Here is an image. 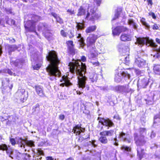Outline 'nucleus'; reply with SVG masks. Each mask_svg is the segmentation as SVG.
<instances>
[{
	"mask_svg": "<svg viewBox=\"0 0 160 160\" xmlns=\"http://www.w3.org/2000/svg\"><path fill=\"white\" fill-rule=\"evenodd\" d=\"M86 61V57L84 56H82L81 57V60L79 62L75 61L74 62H70L68 65L70 71L72 73H76L78 79V87L82 89L86 86L87 78L85 75L86 72V66L81 61L85 62Z\"/></svg>",
	"mask_w": 160,
	"mask_h": 160,
	"instance_id": "1",
	"label": "nucleus"
},
{
	"mask_svg": "<svg viewBox=\"0 0 160 160\" xmlns=\"http://www.w3.org/2000/svg\"><path fill=\"white\" fill-rule=\"evenodd\" d=\"M46 58L50 63L46 68L49 76L48 78L53 81L56 79V77H61V73L58 67L60 62L56 52L54 51L50 52Z\"/></svg>",
	"mask_w": 160,
	"mask_h": 160,
	"instance_id": "2",
	"label": "nucleus"
},
{
	"mask_svg": "<svg viewBox=\"0 0 160 160\" xmlns=\"http://www.w3.org/2000/svg\"><path fill=\"white\" fill-rule=\"evenodd\" d=\"M139 132L140 135L137 133L134 134V139L137 145H143L146 142L144 138L146 133V129L145 128H140Z\"/></svg>",
	"mask_w": 160,
	"mask_h": 160,
	"instance_id": "3",
	"label": "nucleus"
},
{
	"mask_svg": "<svg viewBox=\"0 0 160 160\" xmlns=\"http://www.w3.org/2000/svg\"><path fill=\"white\" fill-rule=\"evenodd\" d=\"M32 19L29 20L25 23L24 27L27 31L30 32H34L38 35L37 32H36L35 28V22L38 21L39 17L38 16L34 15L32 16Z\"/></svg>",
	"mask_w": 160,
	"mask_h": 160,
	"instance_id": "4",
	"label": "nucleus"
},
{
	"mask_svg": "<svg viewBox=\"0 0 160 160\" xmlns=\"http://www.w3.org/2000/svg\"><path fill=\"white\" fill-rule=\"evenodd\" d=\"M143 55V52L140 51L137 52L135 57V65L141 68H144L147 66L146 61L141 58V57Z\"/></svg>",
	"mask_w": 160,
	"mask_h": 160,
	"instance_id": "5",
	"label": "nucleus"
},
{
	"mask_svg": "<svg viewBox=\"0 0 160 160\" xmlns=\"http://www.w3.org/2000/svg\"><path fill=\"white\" fill-rule=\"evenodd\" d=\"M96 8H89L87 11V13L85 19L92 21L98 18L100 15L96 13Z\"/></svg>",
	"mask_w": 160,
	"mask_h": 160,
	"instance_id": "6",
	"label": "nucleus"
},
{
	"mask_svg": "<svg viewBox=\"0 0 160 160\" xmlns=\"http://www.w3.org/2000/svg\"><path fill=\"white\" fill-rule=\"evenodd\" d=\"M130 77V75L127 71L125 72L121 70L120 71L118 70V72H116L114 79L116 82H119L121 81L123 78H125L126 79H129Z\"/></svg>",
	"mask_w": 160,
	"mask_h": 160,
	"instance_id": "7",
	"label": "nucleus"
},
{
	"mask_svg": "<svg viewBox=\"0 0 160 160\" xmlns=\"http://www.w3.org/2000/svg\"><path fill=\"white\" fill-rule=\"evenodd\" d=\"M98 37L97 35L91 34L87 38V46L88 49H94L95 43Z\"/></svg>",
	"mask_w": 160,
	"mask_h": 160,
	"instance_id": "8",
	"label": "nucleus"
},
{
	"mask_svg": "<svg viewBox=\"0 0 160 160\" xmlns=\"http://www.w3.org/2000/svg\"><path fill=\"white\" fill-rule=\"evenodd\" d=\"M152 41L149 40V38L139 37L137 38L136 42L135 43L136 44H138L140 47H142L145 44L146 45H148V44H149Z\"/></svg>",
	"mask_w": 160,
	"mask_h": 160,
	"instance_id": "9",
	"label": "nucleus"
},
{
	"mask_svg": "<svg viewBox=\"0 0 160 160\" xmlns=\"http://www.w3.org/2000/svg\"><path fill=\"white\" fill-rule=\"evenodd\" d=\"M11 64L12 65L18 68H21L25 63V60L23 59H18L15 61L11 60Z\"/></svg>",
	"mask_w": 160,
	"mask_h": 160,
	"instance_id": "10",
	"label": "nucleus"
},
{
	"mask_svg": "<svg viewBox=\"0 0 160 160\" xmlns=\"http://www.w3.org/2000/svg\"><path fill=\"white\" fill-rule=\"evenodd\" d=\"M98 120H99V122L104 125L107 127L108 129L109 128V127H112L114 125V123L111 120L109 119H105L103 118H98Z\"/></svg>",
	"mask_w": 160,
	"mask_h": 160,
	"instance_id": "11",
	"label": "nucleus"
},
{
	"mask_svg": "<svg viewBox=\"0 0 160 160\" xmlns=\"http://www.w3.org/2000/svg\"><path fill=\"white\" fill-rule=\"evenodd\" d=\"M10 141L12 145H14L17 143L18 144V146L21 148L22 147L23 143H25L23 139L19 137H16L15 139L13 138H10Z\"/></svg>",
	"mask_w": 160,
	"mask_h": 160,
	"instance_id": "12",
	"label": "nucleus"
},
{
	"mask_svg": "<svg viewBox=\"0 0 160 160\" xmlns=\"http://www.w3.org/2000/svg\"><path fill=\"white\" fill-rule=\"evenodd\" d=\"M149 82V80L147 78H143L142 79L139 78L137 83L138 88H146Z\"/></svg>",
	"mask_w": 160,
	"mask_h": 160,
	"instance_id": "13",
	"label": "nucleus"
},
{
	"mask_svg": "<svg viewBox=\"0 0 160 160\" xmlns=\"http://www.w3.org/2000/svg\"><path fill=\"white\" fill-rule=\"evenodd\" d=\"M119 52L123 55H128L129 49L128 46H125L122 44H119L118 46Z\"/></svg>",
	"mask_w": 160,
	"mask_h": 160,
	"instance_id": "14",
	"label": "nucleus"
},
{
	"mask_svg": "<svg viewBox=\"0 0 160 160\" xmlns=\"http://www.w3.org/2000/svg\"><path fill=\"white\" fill-rule=\"evenodd\" d=\"M85 130V129L82 128L81 124H77L73 127L72 132L76 135H82V133H83Z\"/></svg>",
	"mask_w": 160,
	"mask_h": 160,
	"instance_id": "15",
	"label": "nucleus"
},
{
	"mask_svg": "<svg viewBox=\"0 0 160 160\" xmlns=\"http://www.w3.org/2000/svg\"><path fill=\"white\" fill-rule=\"evenodd\" d=\"M60 82L62 83L60 84V85L62 87L64 86L68 87L72 85V83L70 82L68 78L65 75L62 77Z\"/></svg>",
	"mask_w": 160,
	"mask_h": 160,
	"instance_id": "16",
	"label": "nucleus"
},
{
	"mask_svg": "<svg viewBox=\"0 0 160 160\" xmlns=\"http://www.w3.org/2000/svg\"><path fill=\"white\" fill-rule=\"evenodd\" d=\"M23 141L25 143H23L21 148L23 149H24L25 151L27 150L26 148L27 147H35L34 142V141L32 140H25L24 139H23Z\"/></svg>",
	"mask_w": 160,
	"mask_h": 160,
	"instance_id": "17",
	"label": "nucleus"
},
{
	"mask_svg": "<svg viewBox=\"0 0 160 160\" xmlns=\"http://www.w3.org/2000/svg\"><path fill=\"white\" fill-rule=\"evenodd\" d=\"M35 91L37 94L40 97H43L45 95L44 93L43 88L39 85H36L35 86Z\"/></svg>",
	"mask_w": 160,
	"mask_h": 160,
	"instance_id": "18",
	"label": "nucleus"
},
{
	"mask_svg": "<svg viewBox=\"0 0 160 160\" xmlns=\"http://www.w3.org/2000/svg\"><path fill=\"white\" fill-rule=\"evenodd\" d=\"M128 86H118L115 87V90L119 92H128Z\"/></svg>",
	"mask_w": 160,
	"mask_h": 160,
	"instance_id": "19",
	"label": "nucleus"
},
{
	"mask_svg": "<svg viewBox=\"0 0 160 160\" xmlns=\"http://www.w3.org/2000/svg\"><path fill=\"white\" fill-rule=\"evenodd\" d=\"M76 37L80 46L82 48H83L85 45L83 38L81 34L80 33L77 34Z\"/></svg>",
	"mask_w": 160,
	"mask_h": 160,
	"instance_id": "20",
	"label": "nucleus"
},
{
	"mask_svg": "<svg viewBox=\"0 0 160 160\" xmlns=\"http://www.w3.org/2000/svg\"><path fill=\"white\" fill-rule=\"evenodd\" d=\"M128 135L123 132H121L120 133L118 138H120L122 140L129 143L131 142L130 139L128 138Z\"/></svg>",
	"mask_w": 160,
	"mask_h": 160,
	"instance_id": "21",
	"label": "nucleus"
},
{
	"mask_svg": "<svg viewBox=\"0 0 160 160\" xmlns=\"http://www.w3.org/2000/svg\"><path fill=\"white\" fill-rule=\"evenodd\" d=\"M138 146H139L137 148V155L138 156L140 159L141 160L144 157L145 153L144 152V149L140 147L141 146H142V145Z\"/></svg>",
	"mask_w": 160,
	"mask_h": 160,
	"instance_id": "22",
	"label": "nucleus"
},
{
	"mask_svg": "<svg viewBox=\"0 0 160 160\" xmlns=\"http://www.w3.org/2000/svg\"><path fill=\"white\" fill-rule=\"evenodd\" d=\"M131 36L130 34L123 33L120 37V39L121 41L126 42L129 41L131 40Z\"/></svg>",
	"mask_w": 160,
	"mask_h": 160,
	"instance_id": "23",
	"label": "nucleus"
},
{
	"mask_svg": "<svg viewBox=\"0 0 160 160\" xmlns=\"http://www.w3.org/2000/svg\"><path fill=\"white\" fill-rule=\"evenodd\" d=\"M93 50L91 48L88 49L90 51V53L88 55V57L90 59H93L95 58L97 55V53L96 48Z\"/></svg>",
	"mask_w": 160,
	"mask_h": 160,
	"instance_id": "24",
	"label": "nucleus"
},
{
	"mask_svg": "<svg viewBox=\"0 0 160 160\" xmlns=\"http://www.w3.org/2000/svg\"><path fill=\"white\" fill-rule=\"evenodd\" d=\"M38 29L45 32L49 30L48 26L46 23H40L38 26Z\"/></svg>",
	"mask_w": 160,
	"mask_h": 160,
	"instance_id": "25",
	"label": "nucleus"
},
{
	"mask_svg": "<svg viewBox=\"0 0 160 160\" xmlns=\"http://www.w3.org/2000/svg\"><path fill=\"white\" fill-rule=\"evenodd\" d=\"M114 133V130H111L108 131H105L100 133V135L101 136H112Z\"/></svg>",
	"mask_w": 160,
	"mask_h": 160,
	"instance_id": "26",
	"label": "nucleus"
},
{
	"mask_svg": "<svg viewBox=\"0 0 160 160\" xmlns=\"http://www.w3.org/2000/svg\"><path fill=\"white\" fill-rule=\"evenodd\" d=\"M11 149L10 146H8L6 144H2L0 145V150L3 151H6L7 153H10Z\"/></svg>",
	"mask_w": 160,
	"mask_h": 160,
	"instance_id": "27",
	"label": "nucleus"
},
{
	"mask_svg": "<svg viewBox=\"0 0 160 160\" xmlns=\"http://www.w3.org/2000/svg\"><path fill=\"white\" fill-rule=\"evenodd\" d=\"M152 45L153 47L154 48L155 50L156 51L157 54L156 55H154L153 57L154 58L156 57L157 58H160V47L158 49H157L158 45H156L155 43H153L152 44Z\"/></svg>",
	"mask_w": 160,
	"mask_h": 160,
	"instance_id": "28",
	"label": "nucleus"
},
{
	"mask_svg": "<svg viewBox=\"0 0 160 160\" xmlns=\"http://www.w3.org/2000/svg\"><path fill=\"white\" fill-rule=\"evenodd\" d=\"M31 60L33 63L38 62V54L37 53H34V54L32 53L31 55Z\"/></svg>",
	"mask_w": 160,
	"mask_h": 160,
	"instance_id": "29",
	"label": "nucleus"
},
{
	"mask_svg": "<svg viewBox=\"0 0 160 160\" xmlns=\"http://www.w3.org/2000/svg\"><path fill=\"white\" fill-rule=\"evenodd\" d=\"M7 48L9 53L18 49L17 47L15 45H8L7 47Z\"/></svg>",
	"mask_w": 160,
	"mask_h": 160,
	"instance_id": "30",
	"label": "nucleus"
},
{
	"mask_svg": "<svg viewBox=\"0 0 160 160\" xmlns=\"http://www.w3.org/2000/svg\"><path fill=\"white\" fill-rule=\"evenodd\" d=\"M112 34L114 36H118L121 33L120 30L119 26L116 27L114 29H113V28L112 27Z\"/></svg>",
	"mask_w": 160,
	"mask_h": 160,
	"instance_id": "31",
	"label": "nucleus"
},
{
	"mask_svg": "<svg viewBox=\"0 0 160 160\" xmlns=\"http://www.w3.org/2000/svg\"><path fill=\"white\" fill-rule=\"evenodd\" d=\"M32 113L35 114L38 113L40 111L39 105L38 104H37L33 106L32 109Z\"/></svg>",
	"mask_w": 160,
	"mask_h": 160,
	"instance_id": "32",
	"label": "nucleus"
},
{
	"mask_svg": "<svg viewBox=\"0 0 160 160\" xmlns=\"http://www.w3.org/2000/svg\"><path fill=\"white\" fill-rule=\"evenodd\" d=\"M10 153H7V154L9 156V157L12 159H16L17 152L16 151H13L12 149H10Z\"/></svg>",
	"mask_w": 160,
	"mask_h": 160,
	"instance_id": "33",
	"label": "nucleus"
},
{
	"mask_svg": "<svg viewBox=\"0 0 160 160\" xmlns=\"http://www.w3.org/2000/svg\"><path fill=\"white\" fill-rule=\"evenodd\" d=\"M89 78L92 82H96L97 80V75L94 73H91L89 77Z\"/></svg>",
	"mask_w": 160,
	"mask_h": 160,
	"instance_id": "34",
	"label": "nucleus"
},
{
	"mask_svg": "<svg viewBox=\"0 0 160 160\" xmlns=\"http://www.w3.org/2000/svg\"><path fill=\"white\" fill-rule=\"evenodd\" d=\"M99 141L103 144H106L108 142V139L105 136H101L99 138Z\"/></svg>",
	"mask_w": 160,
	"mask_h": 160,
	"instance_id": "35",
	"label": "nucleus"
},
{
	"mask_svg": "<svg viewBox=\"0 0 160 160\" xmlns=\"http://www.w3.org/2000/svg\"><path fill=\"white\" fill-rule=\"evenodd\" d=\"M154 72L156 74L160 75V65H155L153 67Z\"/></svg>",
	"mask_w": 160,
	"mask_h": 160,
	"instance_id": "36",
	"label": "nucleus"
},
{
	"mask_svg": "<svg viewBox=\"0 0 160 160\" xmlns=\"http://www.w3.org/2000/svg\"><path fill=\"white\" fill-rule=\"evenodd\" d=\"M97 28V27L95 26H92L88 27L86 30V32L87 33L91 32L94 31Z\"/></svg>",
	"mask_w": 160,
	"mask_h": 160,
	"instance_id": "37",
	"label": "nucleus"
},
{
	"mask_svg": "<svg viewBox=\"0 0 160 160\" xmlns=\"http://www.w3.org/2000/svg\"><path fill=\"white\" fill-rule=\"evenodd\" d=\"M142 24L148 30L150 28V26L146 22L145 19L142 18L140 20Z\"/></svg>",
	"mask_w": 160,
	"mask_h": 160,
	"instance_id": "38",
	"label": "nucleus"
},
{
	"mask_svg": "<svg viewBox=\"0 0 160 160\" xmlns=\"http://www.w3.org/2000/svg\"><path fill=\"white\" fill-rule=\"evenodd\" d=\"M95 140H93L92 141H89V142L85 143L84 145L85 146H91L92 147H96L97 146V145L95 144Z\"/></svg>",
	"mask_w": 160,
	"mask_h": 160,
	"instance_id": "39",
	"label": "nucleus"
},
{
	"mask_svg": "<svg viewBox=\"0 0 160 160\" xmlns=\"http://www.w3.org/2000/svg\"><path fill=\"white\" fill-rule=\"evenodd\" d=\"M6 19H7L6 20V23L10 25L16 26L15 21L13 19H9L7 17Z\"/></svg>",
	"mask_w": 160,
	"mask_h": 160,
	"instance_id": "40",
	"label": "nucleus"
},
{
	"mask_svg": "<svg viewBox=\"0 0 160 160\" xmlns=\"http://www.w3.org/2000/svg\"><path fill=\"white\" fill-rule=\"evenodd\" d=\"M76 23L77 25L76 27L78 30H83L84 28L85 27L83 23L77 22Z\"/></svg>",
	"mask_w": 160,
	"mask_h": 160,
	"instance_id": "41",
	"label": "nucleus"
},
{
	"mask_svg": "<svg viewBox=\"0 0 160 160\" xmlns=\"http://www.w3.org/2000/svg\"><path fill=\"white\" fill-rule=\"evenodd\" d=\"M128 23L129 25L132 26L134 29H136L137 28V25L133 19H129L128 21Z\"/></svg>",
	"mask_w": 160,
	"mask_h": 160,
	"instance_id": "42",
	"label": "nucleus"
},
{
	"mask_svg": "<svg viewBox=\"0 0 160 160\" xmlns=\"http://www.w3.org/2000/svg\"><path fill=\"white\" fill-rule=\"evenodd\" d=\"M26 92L25 90L24 89H21L18 90L16 93V95L18 96V98L20 97L24 94H25Z\"/></svg>",
	"mask_w": 160,
	"mask_h": 160,
	"instance_id": "43",
	"label": "nucleus"
},
{
	"mask_svg": "<svg viewBox=\"0 0 160 160\" xmlns=\"http://www.w3.org/2000/svg\"><path fill=\"white\" fill-rule=\"evenodd\" d=\"M28 97V93L27 92H26L25 94L22 95V96L18 98L21 102H24V101L26 100Z\"/></svg>",
	"mask_w": 160,
	"mask_h": 160,
	"instance_id": "44",
	"label": "nucleus"
},
{
	"mask_svg": "<svg viewBox=\"0 0 160 160\" xmlns=\"http://www.w3.org/2000/svg\"><path fill=\"white\" fill-rule=\"evenodd\" d=\"M86 12L85 10L82 7H81L78 10V16H81L84 15Z\"/></svg>",
	"mask_w": 160,
	"mask_h": 160,
	"instance_id": "45",
	"label": "nucleus"
},
{
	"mask_svg": "<svg viewBox=\"0 0 160 160\" xmlns=\"http://www.w3.org/2000/svg\"><path fill=\"white\" fill-rule=\"evenodd\" d=\"M31 156L27 153H22V160H30Z\"/></svg>",
	"mask_w": 160,
	"mask_h": 160,
	"instance_id": "46",
	"label": "nucleus"
},
{
	"mask_svg": "<svg viewBox=\"0 0 160 160\" xmlns=\"http://www.w3.org/2000/svg\"><path fill=\"white\" fill-rule=\"evenodd\" d=\"M153 127L157 129H160V121H154Z\"/></svg>",
	"mask_w": 160,
	"mask_h": 160,
	"instance_id": "47",
	"label": "nucleus"
},
{
	"mask_svg": "<svg viewBox=\"0 0 160 160\" xmlns=\"http://www.w3.org/2000/svg\"><path fill=\"white\" fill-rule=\"evenodd\" d=\"M121 149L124 151H126L129 152L131 151V148L125 145L122 146L121 147Z\"/></svg>",
	"mask_w": 160,
	"mask_h": 160,
	"instance_id": "48",
	"label": "nucleus"
},
{
	"mask_svg": "<svg viewBox=\"0 0 160 160\" xmlns=\"http://www.w3.org/2000/svg\"><path fill=\"white\" fill-rule=\"evenodd\" d=\"M111 141H112V143H113L114 145L116 146L118 145V141L117 139L116 136L115 138H111Z\"/></svg>",
	"mask_w": 160,
	"mask_h": 160,
	"instance_id": "49",
	"label": "nucleus"
},
{
	"mask_svg": "<svg viewBox=\"0 0 160 160\" xmlns=\"http://www.w3.org/2000/svg\"><path fill=\"white\" fill-rule=\"evenodd\" d=\"M68 49L71 54H75V50L73 46L68 47Z\"/></svg>",
	"mask_w": 160,
	"mask_h": 160,
	"instance_id": "50",
	"label": "nucleus"
},
{
	"mask_svg": "<svg viewBox=\"0 0 160 160\" xmlns=\"http://www.w3.org/2000/svg\"><path fill=\"white\" fill-rule=\"evenodd\" d=\"M121 32H125L129 30V29L123 26H119Z\"/></svg>",
	"mask_w": 160,
	"mask_h": 160,
	"instance_id": "51",
	"label": "nucleus"
},
{
	"mask_svg": "<svg viewBox=\"0 0 160 160\" xmlns=\"http://www.w3.org/2000/svg\"><path fill=\"white\" fill-rule=\"evenodd\" d=\"M8 73L10 75H13L14 76L16 75V74L15 73H13L10 69H6V73Z\"/></svg>",
	"mask_w": 160,
	"mask_h": 160,
	"instance_id": "52",
	"label": "nucleus"
},
{
	"mask_svg": "<svg viewBox=\"0 0 160 160\" xmlns=\"http://www.w3.org/2000/svg\"><path fill=\"white\" fill-rule=\"evenodd\" d=\"M120 10H119V11L118 10H117V11L116 12L115 14V17L112 19V20H114L118 17L119 16V15L120 14Z\"/></svg>",
	"mask_w": 160,
	"mask_h": 160,
	"instance_id": "53",
	"label": "nucleus"
},
{
	"mask_svg": "<svg viewBox=\"0 0 160 160\" xmlns=\"http://www.w3.org/2000/svg\"><path fill=\"white\" fill-rule=\"evenodd\" d=\"M37 155L44 156V155L43 151L40 148H38L37 150Z\"/></svg>",
	"mask_w": 160,
	"mask_h": 160,
	"instance_id": "54",
	"label": "nucleus"
},
{
	"mask_svg": "<svg viewBox=\"0 0 160 160\" xmlns=\"http://www.w3.org/2000/svg\"><path fill=\"white\" fill-rule=\"evenodd\" d=\"M124 61L126 65H128L129 63V57L128 55L124 57Z\"/></svg>",
	"mask_w": 160,
	"mask_h": 160,
	"instance_id": "55",
	"label": "nucleus"
},
{
	"mask_svg": "<svg viewBox=\"0 0 160 160\" xmlns=\"http://www.w3.org/2000/svg\"><path fill=\"white\" fill-rule=\"evenodd\" d=\"M22 153L17 152L16 159L18 160H22Z\"/></svg>",
	"mask_w": 160,
	"mask_h": 160,
	"instance_id": "56",
	"label": "nucleus"
},
{
	"mask_svg": "<svg viewBox=\"0 0 160 160\" xmlns=\"http://www.w3.org/2000/svg\"><path fill=\"white\" fill-rule=\"evenodd\" d=\"M41 66V64H37L36 65H33V68L34 69L38 70Z\"/></svg>",
	"mask_w": 160,
	"mask_h": 160,
	"instance_id": "57",
	"label": "nucleus"
},
{
	"mask_svg": "<svg viewBox=\"0 0 160 160\" xmlns=\"http://www.w3.org/2000/svg\"><path fill=\"white\" fill-rule=\"evenodd\" d=\"M56 20L57 22L60 24L63 23V20L59 16L57 18Z\"/></svg>",
	"mask_w": 160,
	"mask_h": 160,
	"instance_id": "58",
	"label": "nucleus"
},
{
	"mask_svg": "<svg viewBox=\"0 0 160 160\" xmlns=\"http://www.w3.org/2000/svg\"><path fill=\"white\" fill-rule=\"evenodd\" d=\"M154 121H160V116L158 114H156L155 115L154 118Z\"/></svg>",
	"mask_w": 160,
	"mask_h": 160,
	"instance_id": "59",
	"label": "nucleus"
},
{
	"mask_svg": "<svg viewBox=\"0 0 160 160\" xmlns=\"http://www.w3.org/2000/svg\"><path fill=\"white\" fill-rule=\"evenodd\" d=\"M69 38H71L74 37V31L73 30H70L69 31Z\"/></svg>",
	"mask_w": 160,
	"mask_h": 160,
	"instance_id": "60",
	"label": "nucleus"
},
{
	"mask_svg": "<svg viewBox=\"0 0 160 160\" xmlns=\"http://www.w3.org/2000/svg\"><path fill=\"white\" fill-rule=\"evenodd\" d=\"M67 43L68 45V47H71V46H73V42L72 41H68Z\"/></svg>",
	"mask_w": 160,
	"mask_h": 160,
	"instance_id": "61",
	"label": "nucleus"
},
{
	"mask_svg": "<svg viewBox=\"0 0 160 160\" xmlns=\"http://www.w3.org/2000/svg\"><path fill=\"white\" fill-rule=\"evenodd\" d=\"M148 14L149 16H151L154 19H155L156 18V16L153 12H149Z\"/></svg>",
	"mask_w": 160,
	"mask_h": 160,
	"instance_id": "62",
	"label": "nucleus"
},
{
	"mask_svg": "<svg viewBox=\"0 0 160 160\" xmlns=\"http://www.w3.org/2000/svg\"><path fill=\"white\" fill-rule=\"evenodd\" d=\"M152 29L153 30H157L158 29L159 27L157 24H155L152 26Z\"/></svg>",
	"mask_w": 160,
	"mask_h": 160,
	"instance_id": "63",
	"label": "nucleus"
},
{
	"mask_svg": "<svg viewBox=\"0 0 160 160\" xmlns=\"http://www.w3.org/2000/svg\"><path fill=\"white\" fill-rule=\"evenodd\" d=\"M156 134L153 131H152L150 135V137L151 138H153L155 137Z\"/></svg>",
	"mask_w": 160,
	"mask_h": 160,
	"instance_id": "64",
	"label": "nucleus"
}]
</instances>
